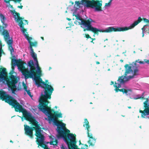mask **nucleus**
<instances>
[{
    "label": "nucleus",
    "instance_id": "f257e3e1",
    "mask_svg": "<svg viewBox=\"0 0 149 149\" xmlns=\"http://www.w3.org/2000/svg\"><path fill=\"white\" fill-rule=\"evenodd\" d=\"M51 94V93H49L47 91L42 92L39 98V103L38 108L40 111L48 116V119L46 118V119L47 120L49 123L53 122L57 126L56 131L59 136L61 137H63L66 141L65 139L66 136L65 132H69L70 131L66 128L65 124L56 120V118L62 117V113L58 109V111L55 110L53 114L52 112V110L47 106L49 103L47 101V99H50Z\"/></svg>",
    "mask_w": 149,
    "mask_h": 149
},
{
    "label": "nucleus",
    "instance_id": "f03ea898",
    "mask_svg": "<svg viewBox=\"0 0 149 149\" xmlns=\"http://www.w3.org/2000/svg\"><path fill=\"white\" fill-rule=\"evenodd\" d=\"M137 62L141 64H144L145 63L149 64V60L139 62L136 61L132 64H126L124 66L125 69V76L120 77L117 81L115 82L114 85L115 87L116 88L115 89L116 92H118V91L122 92L126 95L129 96L131 98L134 99H143L145 96V92H143L141 95L138 94L132 96L131 95L132 94V89L125 86V84L129 79L134 77L135 75L137 74L138 72L137 68L139 66V65L137 64Z\"/></svg>",
    "mask_w": 149,
    "mask_h": 149
},
{
    "label": "nucleus",
    "instance_id": "7ed1b4c3",
    "mask_svg": "<svg viewBox=\"0 0 149 149\" xmlns=\"http://www.w3.org/2000/svg\"><path fill=\"white\" fill-rule=\"evenodd\" d=\"M20 66L18 65V66L19 69L21 70L24 71L23 75L24 76L25 79L28 78L29 77L31 78L33 81H34L35 84L38 87H41L44 89L45 91H46L45 89H47L49 91V93L52 94L53 91V89L52 87L49 85H48L47 84H45V82H43L42 79L40 78V77L42 76V71L41 70L39 66L38 63L36 64L35 66H36V72L38 76H37L34 71L35 68L34 66H33L34 69L33 71H32V68H29V70L28 69H26L25 67H23L22 65V64H20Z\"/></svg>",
    "mask_w": 149,
    "mask_h": 149
},
{
    "label": "nucleus",
    "instance_id": "20e7f679",
    "mask_svg": "<svg viewBox=\"0 0 149 149\" xmlns=\"http://www.w3.org/2000/svg\"><path fill=\"white\" fill-rule=\"evenodd\" d=\"M0 98L9 104L14 107L16 111H20L23 113L25 118L31 122L34 121V117L29 112L24 109L12 97L9 95L7 93L3 91H0Z\"/></svg>",
    "mask_w": 149,
    "mask_h": 149
},
{
    "label": "nucleus",
    "instance_id": "39448f33",
    "mask_svg": "<svg viewBox=\"0 0 149 149\" xmlns=\"http://www.w3.org/2000/svg\"><path fill=\"white\" fill-rule=\"evenodd\" d=\"M6 70L5 68L3 69L0 74V82H2L5 84L7 85L9 90H11L14 94L15 91L21 90L22 86L21 83H18L19 78L13 75L10 76V79L7 78Z\"/></svg>",
    "mask_w": 149,
    "mask_h": 149
},
{
    "label": "nucleus",
    "instance_id": "423d86ee",
    "mask_svg": "<svg viewBox=\"0 0 149 149\" xmlns=\"http://www.w3.org/2000/svg\"><path fill=\"white\" fill-rule=\"evenodd\" d=\"M36 130L37 141L39 146L44 148L45 149H49V146L47 144L49 143L50 145H53L54 148H55L57 146L56 144L58 142L56 138L52 139L49 143L44 142V137L42 134L43 131L41 130V128L39 126H37L36 129Z\"/></svg>",
    "mask_w": 149,
    "mask_h": 149
},
{
    "label": "nucleus",
    "instance_id": "0eeeda50",
    "mask_svg": "<svg viewBox=\"0 0 149 149\" xmlns=\"http://www.w3.org/2000/svg\"><path fill=\"white\" fill-rule=\"evenodd\" d=\"M13 17L15 21L18 23V24L19 26L21 32L24 36L25 38L27 40H32V38L31 37L28 36L26 34L27 32L26 30L24 29V26L22 25L23 24L22 18H21L19 16L18 14L17 13H13Z\"/></svg>",
    "mask_w": 149,
    "mask_h": 149
},
{
    "label": "nucleus",
    "instance_id": "6e6552de",
    "mask_svg": "<svg viewBox=\"0 0 149 149\" xmlns=\"http://www.w3.org/2000/svg\"><path fill=\"white\" fill-rule=\"evenodd\" d=\"M34 61V63L33 62V60H30L27 63V66L29 68H31L32 69V71H33L34 68L33 66H35L36 64L38 63V61L37 58V54L34 52L30 53Z\"/></svg>",
    "mask_w": 149,
    "mask_h": 149
},
{
    "label": "nucleus",
    "instance_id": "1a4fd4ad",
    "mask_svg": "<svg viewBox=\"0 0 149 149\" xmlns=\"http://www.w3.org/2000/svg\"><path fill=\"white\" fill-rule=\"evenodd\" d=\"M148 99L147 98L146 100L144 103V107L145 108L143 111L140 110V112L142 113L141 116L145 118L146 116L149 115V103H148Z\"/></svg>",
    "mask_w": 149,
    "mask_h": 149
},
{
    "label": "nucleus",
    "instance_id": "9d476101",
    "mask_svg": "<svg viewBox=\"0 0 149 149\" xmlns=\"http://www.w3.org/2000/svg\"><path fill=\"white\" fill-rule=\"evenodd\" d=\"M5 39L6 41L7 42V44L9 46V49L10 51L11 54L13 57H14L15 56L13 54V53L14 52V49L12 47V45L13 44V40L11 38L9 37L8 33L7 32H6V34L5 35Z\"/></svg>",
    "mask_w": 149,
    "mask_h": 149
},
{
    "label": "nucleus",
    "instance_id": "9b49d317",
    "mask_svg": "<svg viewBox=\"0 0 149 149\" xmlns=\"http://www.w3.org/2000/svg\"><path fill=\"white\" fill-rule=\"evenodd\" d=\"M13 62V63L14 65H12V68L13 70V71H11L10 72V73L11 74H13V70L14 69V67L16 65L17 67L18 70H19V71H21L22 73V74L23 75V72L24 71H22V70H21V69H20L18 67V65H20V64L21 63L22 65V66H23V67H25L24 66V63L22 62V60H14Z\"/></svg>",
    "mask_w": 149,
    "mask_h": 149
},
{
    "label": "nucleus",
    "instance_id": "f8f14e48",
    "mask_svg": "<svg viewBox=\"0 0 149 149\" xmlns=\"http://www.w3.org/2000/svg\"><path fill=\"white\" fill-rule=\"evenodd\" d=\"M25 134L27 135H29L31 137H32L33 131L31 127H29L26 125H24Z\"/></svg>",
    "mask_w": 149,
    "mask_h": 149
},
{
    "label": "nucleus",
    "instance_id": "ddd939ff",
    "mask_svg": "<svg viewBox=\"0 0 149 149\" xmlns=\"http://www.w3.org/2000/svg\"><path fill=\"white\" fill-rule=\"evenodd\" d=\"M0 19L2 23L4 26V27H6L7 26V24L6 23V18L3 15H0Z\"/></svg>",
    "mask_w": 149,
    "mask_h": 149
},
{
    "label": "nucleus",
    "instance_id": "4468645a",
    "mask_svg": "<svg viewBox=\"0 0 149 149\" xmlns=\"http://www.w3.org/2000/svg\"><path fill=\"white\" fill-rule=\"evenodd\" d=\"M96 142V139L94 138H91L89 139V141H88V143L89 146H93L94 145Z\"/></svg>",
    "mask_w": 149,
    "mask_h": 149
},
{
    "label": "nucleus",
    "instance_id": "2eb2a0df",
    "mask_svg": "<svg viewBox=\"0 0 149 149\" xmlns=\"http://www.w3.org/2000/svg\"><path fill=\"white\" fill-rule=\"evenodd\" d=\"M84 126L86 128L87 130L88 129H89L90 126L89 125L88 122L86 119H84Z\"/></svg>",
    "mask_w": 149,
    "mask_h": 149
},
{
    "label": "nucleus",
    "instance_id": "dca6fc26",
    "mask_svg": "<svg viewBox=\"0 0 149 149\" xmlns=\"http://www.w3.org/2000/svg\"><path fill=\"white\" fill-rule=\"evenodd\" d=\"M142 29L144 30L145 32L149 33V25L147 24L144 26Z\"/></svg>",
    "mask_w": 149,
    "mask_h": 149
},
{
    "label": "nucleus",
    "instance_id": "f3484780",
    "mask_svg": "<svg viewBox=\"0 0 149 149\" xmlns=\"http://www.w3.org/2000/svg\"><path fill=\"white\" fill-rule=\"evenodd\" d=\"M24 88L25 90V93L26 92L28 95L29 96H30V97H31L32 99L33 95H32L31 93L30 92V90H28V89L26 88Z\"/></svg>",
    "mask_w": 149,
    "mask_h": 149
},
{
    "label": "nucleus",
    "instance_id": "a211bd4d",
    "mask_svg": "<svg viewBox=\"0 0 149 149\" xmlns=\"http://www.w3.org/2000/svg\"><path fill=\"white\" fill-rule=\"evenodd\" d=\"M87 133L88 136L89 138V139H91V138H94L93 136V134L90 132L89 129H88L87 130Z\"/></svg>",
    "mask_w": 149,
    "mask_h": 149
},
{
    "label": "nucleus",
    "instance_id": "6ab92c4d",
    "mask_svg": "<svg viewBox=\"0 0 149 149\" xmlns=\"http://www.w3.org/2000/svg\"><path fill=\"white\" fill-rule=\"evenodd\" d=\"M30 40H28V41L29 44L30 48L31 49L30 53L33 52V50L32 47L31 43L30 41Z\"/></svg>",
    "mask_w": 149,
    "mask_h": 149
},
{
    "label": "nucleus",
    "instance_id": "aec40b11",
    "mask_svg": "<svg viewBox=\"0 0 149 149\" xmlns=\"http://www.w3.org/2000/svg\"><path fill=\"white\" fill-rule=\"evenodd\" d=\"M111 4V2H109L108 3H106L105 5L104 6V7L105 8H107L108 7H109L110 6Z\"/></svg>",
    "mask_w": 149,
    "mask_h": 149
},
{
    "label": "nucleus",
    "instance_id": "412c9836",
    "mask_svg": "<svg viewBox=\"0 0 149 149\" xmlns=\"http://www.w3.org/2000/svg\"><path fill=\"white\" fill-rule=\"evenodd\" d=\"M31 45L32 46H36L37 45V42H34L31 43Z\"/></svg>",
    "mask_w": 149,
    "mask_h": 149
},
{
    "label": "nucleus",
    "instance_id": "4be33fe9",
    "mask_svg": "<svg viewBox=\"0 0 149 149\" xmlns=\"http://www.w3.org/2000/svg\"><path fill=\"white\" fill-rule=\"evenodd\" d=\"M88 146L86 145H84L83 146V147L82 148V149H87Z\"/></svg>",
    "mask_w": 149,
    "mask_h": 149
},
{
    "label": "nucleus",
    "instance_id": "5701e85b",
    "mask_svg": "<svg viewBox=\"0 0 149 149\" xmlns=\"http://www.w3.org/2000/svg\"><path fill=\"white\" fill-rule=\"evenodd\" d=\"M61 148L62 149H67V148L63 146V145H62L61 146Z\"/></svg>",
    "mask_w": 149,
    "mask_h": 149
},
{
    "label": "nucleus",
    "instance_id": "b1692460",
    "mask_svg": "<svg viewBox=\"0 0 149 149\" xmlns=\"http://www.w3.org/2000/svg\"><path fill=\"white\" fill-rule=\"evenodd\" d=\"M143 20L145 22H149V20L148 19H146V18H144L143 19Z\"/></svg>",
    "mask_w": 149,
    "mask_h": 149
},
{
    "label": "nucleus",
    "instance_id": "393cba45",
    "mask_svg": "<svg viewBox=\"0 0 149 149\" xmlns=\"http://www.w3.org/2000/svg\"><path fill=\"white\" fill-rule=\"evenodd\" d=\"M145 31L144 30H142V37H143L144 36Z\"/></svg>",
    "mask_w": 149,
    "mask_h": 149
},
{
    "label": "nucleus",
    "instance_id": "a878e982",
    "mask_svg": "<svg viewBox=\"0 0 149 149\" xmlns=\"http://www.w3.org/2000/svg\"><path fill=\"white\" fill-rule=\"evenodd\" d=\"M4 1L6 3L9 4V2L6 1V0H4Z\"/></svg>",
    "mask_w": 149,
    "mask_h": 149
},
{
    "label": "nucleus",
    "instance_id": "bb28decb",
    "mask_svg": "<svg viewBox=\"0 0 149 149\" xmlns=\"http://www.w3.org/2000/svg\"><path fill=\"white\" fill-rule=\"evenodd\" d=\"M19 117H20L21 118H22V121H24V119H25V118H23V117H20V116H19Z\"/></svg>",
    "mask_w": 149,
    "mask_h": 149
},
{
    "label": "nucleus",
    "instance_id": "cd10ccee",
    "mask_svg": "<svg viewBox=\"0 0 149 149\" xmlns=\"http://www.w3.org/2000/svg\"><path fill=\"white\" fill-rule=\"evenodd\" d=\"M58 107H57V106H56L54 107V110H55V109H57L58 108Z\"/></svg>",
    "mask_w": 149,
    "mask_h": 149
},
{
    "label": "nucleus",
    "instance_id": "c85d7f7f",
    "mask_svg": "<svg viewBox=\"0 0 149 149\" xmlns=\"http://www.w3.org/2000/svg\"><path fill=\"white\" fill-rule=\"evenodd\" d=\"M23 21H24V22H26V24H28V22H27V21L26 20H23Z\"/></svg>",
    "mask_w": 149,
    "mask_h": 149
},
{
    "label": "nucleus",
    "instance_id": "c756f323",
    "mask_svg": "<svg viewBox=\"0 0 149 149\" xmlns=\"http://www.w3.org/2000/svg\"><path fill=\"white\" fill-rule=\"evenodd\" d=\"M89 37V35H86V37L87 38H88Z\"/></svg>",
    "mask_w": 149,
    "mask_h": 149
},
{
    "label": "nucleus",
    "instance_id": "7c9ffc66",
    "mask_svg": "<svg viewBox=\"0 0 149 149\" xmlns=\"http://www.w3.org/2000/svg\"><path fill=\"white\" fill-rule=\"evenodd\" d=\"M114 84V83H113V81H111V85H112V84Z\"/></svg>",
    "mask_w": 149,
    "mask_h": 149
},
{
    "label": "nucleus",
    "instance_id": "2f4dec72",
    "mask_svg": "<svg viewBox=\"0 0 149 149\" xmlns=\"http://www.w3.org/2000/svg\"><path fill=\"white\" fill-rule=\"evenodd\" d=\"M18 7L21 8H22V6H18Z\"/></svg>",
    "mask_w": 149,
    "mask_h": 149
},
{
    "label": "nucleus",
    "instance_id": "473e14b6",
    "mask_svg": "<svg viewBox=\"0 0 149 149\" xmlns=\"http://www.w3.org/2000/svg\"><path fill=\"white\" fill-rule=\"evenodd\" d=\"M48 81L47 80H46L45 81V82H46V83H47V82H48Z\"/></svg>",
    "mask_w": 149,
    "mask_h": 149
},
{
    "label": "nucleus",
    "instance_id": "72a5a7b5",
    "mask_svg": "<svg viewBox=\"0 0 149 149\" xmlns=\"http://www.w3.org/2000/svg\"><path fill=\"white\" fill-rule=\"evenodd\" d=\"M113 0H109L110 1V2H111H111L112 1H113Z\"/></svg>",
    "mask_w": 149,
    "mask_h": 149
},
{
    "label": "nucleus",
    "instance_id": "f704fd0d",
    "mask_svg": "<svg viewBox=\"0 0 149 149\" xmlns=\"http://www.w3.org/2000/svg\"><path fill=\"white\" fill-rule=\"evenodd\" d=\"M146 116V117H145V118H149V116H148V117H147V116Z\"/></svg>",
    "mask_w": 149,
    "mask_h": 149
},
{
    "label": "nucleus",
    "instance_id": "c9c22d12",
    "mask_svg": "<svg viewBox=\"0 0 149 149\" xmlns=\"http://www.w3.org/2000/svg\"><path fill=\"white\" fill-rule=\"evenodd\" d=\"M67 19L68 20H70V19H69V18H67Z\"/></svg>",
    "mask_w": 149,
    "mask_h": 149
},
{
    "label": "nucleus",
    "instance_id": "e433bc0d",
    "mask_svg": "<svg viewBox=\"0 0 149 149\" xmlns=\"http://www.w3.org/2000/svg\"><path fill=\"white\" fill-rule=\"evenodd\" d=\"M41 38L43 40H44L43 37H41Z\"/></svg>",
    "mask_w": 149,
    "mask_h": 149
},
{
    "label": "nucleus",
    "instance_id": "4c0bfd02",
    "mask_svg": "<svg viewBox=\"0 0 149 149\" xmlns=\"http://www.w3.org/2000/svg\"><path fill=\"white\" fill-rule=\"evenodd\" d=\"M96 63H97V64H99V63L98 62H96Z\"/></svg>",
    "mask_w": 149,
    "mask_h": 149
},
{
    "label": "nucleus",
    "instance_id": "58836bf2",
    "mask_svg": "<svg viewBox=\"0 0 149 149\" xmlns=\"http://www.w3.org/2000/svg\"><path fill=\"white\" fill-rule=\"evenodd\" d=\"M120 61L121 62H123V60H120Z\"/></svg>",
    "mask_w": 149,
    "mask_h": 149
},
{
    "label": "nucleus",
    "instance_id": "ea45409f",
    "mask_svg": "<svg viewBox=\"0 0 149 149\" xmlns=\"http://www.w3.org/2000/svg\"><path fill=\"white\" fill-rule=\"evenodd\" d=\"M51 69V68L50 67L49 68V70H50Z\"/></svg>",
    "mask_w": 149,
    "mask_h": 149
},
{
    "label": "nucleus",
    "instance_id": "a19ab883",
    "mask_svg": "<svg viewBox=\"0 0 149 149\" xmlns=\"http://www.w3.org/2000/svg\"><path fill=\"white\" fill-rule=\"evenodd\" d=\"M1 27H0V31H1Z\"/></svg>",
    "mask_w": 149,
    "mask_h": 149
},
{
    "label": "nucleus",
    "instance_id": "79ce46f5",
    "mask_svg": "<svg viewBox=\"0 0 149 149\" xmlns=\"http://www.w3.org/2000/svg\"><path fill=\"white\" fill-rule=\"evenodd\" d=\"M10 142H13L12 141H10Z\"/></svg>",
    "mask_w": 149,
    "mask_h": 149
},
{
    "label": "nucleus",
    "instance_id": "37998d69",
    "mask_svg": "<svg viewBox=\"0 0 149 149\" xmlns=\"http://www.w3.org/2000/svg\"><path fill=\"white\" fill-rule=\"evenodd\" d=\"M0 15H2V14L1 13H0Z\"/></svg>",
    "mask_w": 149,
    "mask_h": 149
},
{
    "label": "nucleus",
    "instance_id": "c03bdc74",
    "mask_svg": "<svg viewBox=\"0 0 149 149\" xmlns=\"http://www.w3.org/2000/svg\"><path fill=\"white\" fill-rule=\"evenodd\" d=\"M122 116L123 117H124V116Z\"/></svg>",
    "mask_w": 149,
    "mask_h": 149
}]
</instances>
